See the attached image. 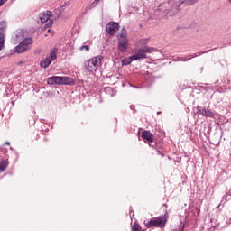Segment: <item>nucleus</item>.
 <instances>
[{
  "label": "nucleus",
  "instance_id": "393cba45",
  "mask_svg": "<svg viewBox=\"0 0 231 231\" xmlns=\"http://www.w3.org/2000/svg\"><path fill=\"white\" fill-rule=\"evenodd\" d=\"M105 93H109V95H111V93H113V88L111 87L105 88Z\"/></svg>",
  "mask_w": 231,
  "mask_h": 231
},
{
  "label": "nucleus",
  "instance_id": "2f4dec72",
  "mask_svg": "<svg viewBox=\"0 0 231 231\" xmlns=\"http://www.w3.org/2000/svg\"><path fill=\"white\" fill-rule=\"evenodd\" d=\"M162 207H165V208H167V204H162Z\"/></svg>",
  "mask_w": 231,
  "mask_h": 231
},
{
  "label": "nucleus",
  "instance_id": "473e14b6",
  "mask_svg": "<svg viewBox=\"0 0 231 231\" xmlns=\"http://www.w3.org/2000/svg\"><path fill=\"white\" fill-rule=\"evenodd\" d=\"M100 0H95V3H98Z\"/></svg>",
  "mask_w": 231,
  "mask_h": 231
},
{
  "label": "nucleus",
  "instance_id": "58836bf2",
  "mask_svg": "<svg viewBox=\"0 0 231 231\" xmlns=\"http://www.w3.org/2000/svg\"><path fill=\"white\" fill-rule=\"evenodd\" d=\"M218 81L215 82V84H217Z\"/></svg>",
  "mask_w": 231,
  "mask_h": 231
},
{
  "label": "nucleus",
  "instance_id": "4468645a",
  "mask_svg": "<svg viewBox=\"0 0 231 231\" xmlns=\"http://www.w3.org/2000/svg\"><path fill=\"white\" fill-rule=\"evenodd\" d=\"M202 116H205L206 118H214L216 114L212 110L203 106Z\"/></svg>",
  "mask_w": 231,
  "mask_h": 231
},
{
  "label": "nucleus",
  "instance_id": "b1692460",
  "mask_svg": "<svg viewBox=\"0 0 231 231\" xmlns=\"http://www.w3.org/2000/svg\"><path fill=\"white\" fill-rule=\"evenodd\" d=\"M79 50H80L81 51H84V50H85V51H89V46H88V45H82V46L79 48Z\"/></svg>",
  "mask_w": 231,
  "mask_h": 231
},
{
  "label": "nucleus",
  "instance_id": "2eb2a0df",
  "mask_svg": "<svg viewBox=\"0 0 231 231\" xmlns=\"http://www.w3.org/2000/svg\"><path fill=\"white\" fill-rule=\"evenodd\" d=\"M50 64H51V60L50 59V57L42 59L40 62L41 68L44 69L48 68Z\"/></svg>",
  "mask_w": 231,
  "mask_h": 231
},
{
  "label": "nucleus",
  "instance_id": "6e6552de",
  "mask_svg": "<svg viewBox=\"0 0 231 231\" xmlns=\"http://www.w3.org/2000/svg\"><path fill=\"white\" fill-rule=\"evenodd\" d=\"M120 30V24L116 22H109L106 26V32L108 35H115Z\"/></svg>",
  "mask_w": 231,
  "mask_h": 231
},
{
  "label": "nucleus",
  "instance_id": "f03ea898",
  "mask_svg": "<svg viewBox=\"0 0 231 231\" xmlns=\"http://www.w3.org/2000/svg\"><path fill=\"white\" fill-rule=\"evenodd\" d=\"M182 5L183 2L181 0H169L164 4V14L168 17H172L180 12Z\"/></svg>",
  "mask_w": 231,
  "mask_h": 231
},
{
  "label": "nucleus",
  "instance_id": "e433bc0d",
  "mask_svg": "<svg viewBox=\"0 0 231 231\" xmlns=\"http://www.w3.org/2000/svg\"><path fill=\"white\" fill-rule=\"evenodd\" d=\"M227 45L226 44H224V47H226Z\"/></svg>",
  "mask_w": 231,
  "mask_h": 231
},
{
  "label": "nucleus",
  "instance_id": "20e7f679",
  "mask_svg": "<svg viewBox=\"0 0 231 231\" xmlns=\"http://www.w3.org/2000/svg\"><path fill=\"white\" fill-rule=\"evenodd\" d=\"M102 64V56H97L85 61L84 68L85 73H95Z\"/></svg>",
  "mask_w": 231,
  "mask_h": 231
},
{
  "label": "nucleus",
  "instance_id": "9b49d317",
  "mask_svg": "<svg viewBox=\"0 0 231 231\" xmlns=\"http://www.w3.org/2000/svg\"><path fill=\"white\" fill-rule=\"evenodd\" d=\"M47 84L53 86L58 85L60 86V76H51L47 78Z\"/></svg>",
  "mask_w": 231,
  "mask_h": 231
},
{
  "label": "nucleus",
  "instance_id": "6ab92c4d",
  "mask_svg": "<svg viewBox=\"0 0 231 231\" xmlns=\"http://www.w3.org/2000/svg\"><path fill=\"white\" fill-rule=\"evenodd\" d=\"M132 231H142V226L137 222H134L132 226Z\"/></svg>",
  "mask_w": 231,
  "mask_h": 231
},
{
  "label": "nucleus",
  "instance_id": "c85d7f7f",
  "mask_svg": "<svg viewBox=\"0 0 231 231\" xmlns=\"http://www.w3.org/2000/svg\"><path fill=\"white\" fill-rule=\"evenodd\" d=\"M5 3H6V0H0V6H3V5H5Z\"/></svg>",
  "mask_w": 231,
  "mask_h": 231
},
{
  "label": "nucleus",
  "instance_id": "f8f14e48",
  "mask_svg": "<svg viewBox=\"0 0 231 231\" xmlns=\"http://www.w3.org/2000/svg\"><path fill=\"white\" fill-rule=\"evenodd\" d=\"M51 15H53V14L51 11L44 12L40 14V20L42 23H48Z\"/></svg>",
  "mask_w": 231,
  "mask_h": 231
},
{
  "label": "nucleus",
  "instance_id": "ddd939ff",
  "mask_svg": "<svg viewBox=\"0 0 231 231\" xmlns=\"http://www.w3.org/2000/svg\"><path fill=\"white\" fill-rule=\"evenodd\" d=\"M208 51H205L194 53L192 55H188L187 59L180 58V60H181L182 62H187V60L195 59V57H200V55H204V53H208Z\"/></svg>",
  "mask_w": 231,
  "mask_h": 231
},
{
  "label": "nucleus",
  "instance_id": "423d86ee",
  "mask_svg": "<svg viewBox=\"0 0 231 231\" xmlns=\"http://www.w3.org/2000/svg\"><path fill=\"white\" fill-rule=\"evenodd\" d=\"M152 51H158L156 48L144 46L142 49H139L137 53L130 56V59L133 62V60H140L142 59H147V53H152Z\"/></svg>",
  "mask_w": 231,
  "mask_h": 231
},
{
  "label": "nucleus",
  "instance_id": "a211bd4d",
  "mask_svg": "<svg viewBox=\"0 0 231 231\" xmlns=\"http://www.w3.org/2000/svg\"><path fill=\"white\" fill-rule=\"evenodd\" d=\"M131 62H133V60H131V57L125 58L122 60V66H129V64H131Z\"/></svg>",
  "mask_w": 231,
  "mask_h": 231
},
{
  "label": "nucleus",
  "instance_id": "72a5a7b5",
  "mask_svg": "<svg viewBox=\"0 0 231 231\" xmlns=\"http://www.w3.org/2000/svg\"><path fill=\"white\" fill-rule=\"evenodd\" d=\"M157 115H162V112H157Z\"/></svg>",
  "mask_w": 231,
  "mask_h": 231
},
{
  "label": "nucleus",
  "instance_id": "cd10ccee",
  "mask_svg": "<svg viewBox=\"0 0 231 231\" xmlns=\"http://www.w3.org/2000/svg\"><path fill=\"white\" fill-rule=\"evenodd\" d=\"M52 24H53V22H49L48 23H46V27L47 28H51Z\"/></svg>",
  "mask_w": 231,
  "mask_h": 231
},
{
  "label": "nucleus",
  "instance_id": "f257e3e1",
  "mask_svg": "<svg viewBox=\"0 0 231 231\" xmlns=\"http://www.w3.org/2000/svg\"><path fill=\"white\" fill-rule=\"evenodd\" d=\"M26 33H27L26 31L23 29H18L15 32V35L13 38V42H14V44H17V42H20L15 47L14 51L16 53H24V51H26V50H28V48H30V46L33 44V39L30 37H26Z\"/></svg>",
  "mask_w": 231,
  "mask_h": 231
},
{
  "label": "nucleus",
  "instance_id": "9d476101",
  "mask_svg": "<svg viewBox=\"0 0 231 231\" xmlns=\"http://www.w3.org/2000/svg\"><path fill=\"white\" fill-rule=\"evenodd\" d=\"M75 80L72 78L60 76V86H73Z\"/></svg>",
  "mask_w": 231,
  "mask_h": 231
},
{
  "label": "nucleus",
  "instance_id": "1a4fd4ad",
  "mask_svg": "<svg viewBox=\"0 0 231 231\" xmlns=\"http://www.w3.org/2000/svg\"><path fill=\"white\" fill-rule=\"evenodd\" d=\"M141 137L144 140V142H149L150 143H152V142H154V136L149 130H144L142 133Z\"/></svg>",
  "mask_w": 231,
  "mask_h": 231
},
{
  "label": "nucleus",
  "instance_id": "bb28decb",
  "mask_svg": "<svg viewBox=\"0 0 231 231\" xmlns=\"http://www.w3.org/2000/svg\"><path fill=\"white\" fill-rule=\"evenodd\" d=\"M130 109H131L132 111H134V112H133L134 114L136 113V108H135L134 105H131V106H130Z\"/></svg>",
  "mask_w": 231,
  "mask_h": 231
},
{
  "label": "nucleus",
  "instance_id": "dca6fc26",
  "mask_svg": "<svg viewBox=\"0 0 231 231\" xmlns=\"http://www.w3.org/2000/svg\"><path fill=\"white\" fill-rule=\"evenodd\" d=\"M194 115H201L203 116V106L193 107Z\"/></svg>",
  "mask_w": 231,
  "mask_h": 231
},
{
  "label": "nucleus",
  "instance_id": "0eeeda50",
  "mask_svg": "<svg viewBox=\"0 0 231 231\" xmlns=\"http://www.w3.org/2000/svg\"><path fill=\"white\" fill-rule=\"evenodd\" d=\"M7 24L5 20L0 22V51L5 48V35L6 34Z\"/></svg>",
  "mask_w": 231,
  "mask_h": 231
},
{
  "label": "nucleus",
  "instance_id": "c756f323",
  "mask_svg": "<svg viewBox=\"0 0 231 231\" xmlns=\"http://www.w3.org/2000/svg\"><path fill=\"white\" fill-rule=\"evenodd\" d=\"M12 106H15V101L11 102Z\"/></svg>",
  "mask_w": 231,
  "mask_h": 231
},
{
  "label": "nucleus",
  "instance_id": "5701e85b",
  "mask_svg": "<svg viewBox=\"0 0 231 231\" xmlns=\"http://www.w3.org/2000/svg\"><path fill=\"white\" fill-rule=\"evenodd\" d=\"M184 230H185V224H180V225L179 226V228L173 229V230H171V231H184Z\"/></svg>",
  "mask_w": 231,
  "mask_h": 231
},
{
  "label": "nucleus",
  "instance_id": "7ed1b4c3",
  "mask_svg": "<svg viewBox=\"0 0 231 231\" xmlns=\"http://www.w3.org/2000/svg\"><path fill=\"white\" fill-rule=\"evenodd\" d=\"M167 209L165 210V214L162 217H157L155 218L151 219L145 224L146 228H165V225H167Z\"/></svg>",
  "mask_w": 231,
  "mask_h": 231
},
{
  "label": "nucleus",
  "instance_id": "a878e982",
  "mask_svg": "<svg viewBox=\"0 0 231 231\" xmlns=\"http://www.w3.org/2000/svg\"><path fill=\"white\" fill-rule=\"evenodd\" d=\"M134 217V211H133V207L130 206V217Z\"/></svg>",
  "mask_w": 231,
  "mask_h": 231
},
{
  "label": "nucleus",
  "instance_id": "412c9836",
  "mask_svg": "<svg viewBox=\"0 0 231 231\" xmlns=\"http://www.w3.org/2000/svg\"><path fill=\"white\" fill-rule=\"evenodd\" d=\"M149 42V40L147 39H141L137 42V46H146V44Z\"/></svg>",
  "mask_w": 231,
  "mask_h": 231
},
{
  "label": "nucleus",
  "instance_id": "aec40b11",
  "mask_svg": "<svg viewBox=\"0 0 231 231\" xmlns=\"http://www.w3.org/2000/svg\"><path fill=\"white\" fill-rule=\"evenodd\" d=\"M183 5H187L188 6H190L192 5H195V3H198V0H181Z\"/></svg>",
  "mask_w": 231,
  "mask_h": 231
},
{
  "label": "nucleus",
  "instance_id": "f704fd0d",
  "mask_svg": "<svg viewBox=\"0 0 231 231\" xmlns=\"http://www.w3.org/2000/svg\"><path fill=\"white\" fill-rule=\"evenodd\" d=\"M226 199V196H224V197H223V199Z\"/></svg>",
  "mask_w": 231,
  "mask_h": 231
},
{
  "label": "nucleus",
  "instance_id": "7c9ffc66",
  "mask_svg": "<svg viewBox=\"0 0 231 231\" xmlns=\"http://www.w3.org/2000/svg\"><path fill=\"white\" fill-rule=\"evenodd\" d=\"M5 145H10V142H5Z\"/></svg>",
  "mask_w": 231,
  "mask_h": 231
},
{
  "label": "nucleus",
  "instance_id": "4be33fe9",
  "mask_svg": "<svg viewBox=\"0 0 231 231\" xmlns=\"http://www.w3.org/2000/svg\"><path fill=\"white\" fill-rule=\"evenodd\" d=\"M51 60H56L57 59V51H51L50 52V58Z\"/></svg>",
  "mask_w": 231,
  "mask_h": 231
},
{
  "label": "nucleus",
  "instance_id": "4c0bfd02",
  "mask_svg": "<svg viewBox=\"0 0 231 231\" xmlns=\"http://www.w3.org/2000/svg\"><path fill=\"white\" fill-rule=\"evenodd\" d=\"M200 69H201V71H203V67Z\"/></svg>",
  "mask_w": 231,
  "mask_h": 231
},
{
  "label": "nucleus",
  "instance_id": "f3484780",
  "mask_svg": "<svg viewBox=\"0 0 231 231\" xmlns=\"http://www.w3.org/2000/svg\"><path fill=\"white\" fill-rule=\"evenodd\" d=\"M7 167H8V162L2 161L0 162V172H5V171H6Z\"/></svg>",
  "mask_w": 231,
  "mask_h": 231
},
{
  "label": "nucleus",
  "instance_id": "39448f33",
  "mask_svg": "<svg viewBox=\"0 0 231 231\" xmlns=\"http://www.w3.org/2000/svg\"><path fill=\"white\" fill-rule=\"evenodd\" d=\"M118 50L121 53H125L129 48V39H127V30L124 27L117 35Z\"/></svg>",
  "mask_w": 231,
  "mask_h": 231
},
{
  "label": "nucleus",
  "instance_id": "c9c22d12",
  "mask_svg": "<svg viewBox=\"0 0 231 231\" xmlns=\"http://www.w3.org/2000/svg\"><path fill=\"white\" fill-rule=\"evenodd\" d=\"M198 212H200L199 208H197Z\"/></svg>",
  "mask_w": 231,
  "mask_h": 231
}]
</instances>
